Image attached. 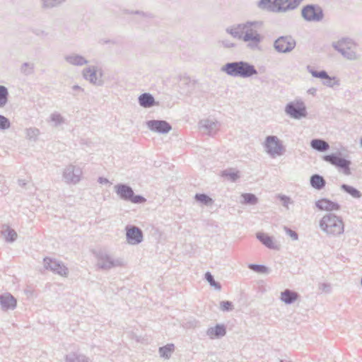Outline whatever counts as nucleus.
Returning a JSON list of instances; mask_svg holds the SVG:
<instances>
[{
	"mask_svg": "<svg viewBox=\"0 0 362 362\" xmlns=\"http://www.w3.org/2000/svg\"><path fill=\"white\" fill-rule=\"evenodd\" d=\"M361 146H362V139L361 140Z\"/></svg>",
	"mask_w": 362,
	"mask_h": 362,
	"instance_id": "49530a36",
	"label": "nucleus"
},
{
	"mask_svg": "<svg viewBox=\"0 0 362 362\" xmlns=\"http://www.w3.org/2000/svg\"><path fill=\"white\" fill-rule=\"evenodd\" d=\"M361 284L362 285V278H361Z\"/></svg>",
	"mask_w": 362,
	"mask_h": 362,
	"instance_id": "a18cd8bd",
	"label": "nucleus"
},
{
	"mask_svg": "<svg viewBox=\"0 0 362 362\" xmlns=\"http://www.w3.org/2000/svg\"><path fill=\"white\" fill-rule=\"evenodd\" d=\"M284 229L286 233L288 235L292 238V240H297L298 239V235L296 231L291 230V228L286 226H284Z\"/></svg>",
	"mask_w": 362,
	"mask_h": 362,
	"instance_id": "58836bf2",
	"label": "nucleus"
},
{
	"mask_svg": "<svg viewBox=\"0 0 362 362\" xmlns=\"http://www.w3.org/2000/svg\"><path fill=\"white\" fill-rule=\"evenodd\" d=\"M205 279L208 281L211 286L214 287L217 291H220L221 289V284L214 280L213 275L209 272H206Z\"/></svg>",
	"mask_w": 362,
	"mask_h": 362,
	"instance_id": "473e14b6",
	"label": "nucleus"
},
{
	"mask_svg": "<svg viewBox=\"0 0 362 362\" xmlns=\"http://www.w3.org/2000/svg\"><path fill=\"white\" fill-rule=\"evenodd\" d=\"M1 235L4 238L5 240L8 243H13L17 238V233L8 226L4 225L1 230Z\"/></svg>",
	"mask_w": 362,
	"mask_h": 362,
	"instance_id": "4be33fe9",
	"label": "nucleus"
},
{
	"mask_svg": "<svg viewBox=\"0 0 362 362\" xmlns=\"http://www.w3.org/2000/svg\"><path fill=\"white\" fill-rule=\"evenodd\" d=\"M83 171L78 165L70 164L66 166L62 170V179L67 185H76L81 180Z\"/></svg>",
	"mask_w": 362,
	"mask_h": 362,
	"instance_id": "423d86ee",
	"label": "nucleus"
},
{
	"mask_svg": "<svg viewBox=\"0 0 362 362\" xmlns=\"http://www.w3.org/2000/svg\"><path fill=\"white\" fill-rule=\"evenodd\" d=\"M311 74L313 76H315L316 78H320L322 79H329V80L331 79V78L324 71H311Z\"/></svg>",
	"mask_w": 362,
	"mask_h": 362,
	"instance_id": "4c0bfd02",
	"label": "nucleus"
},
{
	"mask_svg": "<svg viewBox=\"0 0 362 362\" xmlns=\"http://www.w3.org/2000/svg\"><path fill=\"white\" fill-rule=\"evenodd\" d=\"M127 241L130 245H138L143 241V232L139 227L127 225L125 228Z\"/></svg>",
	"mask_w": 362,
	"mask_h": 362,
	"instance_id": "6e6552de",
	"label": "nucleus"
},
{
	"mask_svg": "<svg viewBox=\"0 0 362 362\" xmlns=\"http://www.w3.org/2000/svg\"><path fill=\"white\" fill-rule=\"evenodd\" d=\"M310 183L315 189L321 190L325 188L326 180L322 175L314 174L310 178Z\"/></svg>",
	"mask_w": 362,
	"mask_h": 362,
	"instance_id": "412c9836",
	"label": "nucleus"
},
{
	"mask_svg": "<svg viewBox=\"0 0 362 362\" xmlns=\"http://www.w3.org/2000/svg\"><path fill=\"white\" fill-rule=\"evenodd\" d=\"M66 362H89L88 358L83 354L71 352L66 356Z\"/></svg>",
	"mask_w": 362,
	"mask_h": 362,
	"instance_id": "bb28decb",
	"label": "nucleus"
},
{
	"mask_svg": "<svg viewBox=\"0 0 362 362\" xmlns=\"http://www.w3.org/2000/svg\"><path fill=\"white\" fill-rule=\"evenodd\" d=\"M10 127V122L7 118L0 115V128L8 129Z\"/></svg>",
	"mask_w": 362,
	"mask_h": 362,
	"instance_id": "ea45409f",
	"label": "nucleus"
},
{
	"mask_svg": "<svg viewBox=\"0 0 362 362\" xmlns=\"http://www.w3.org/2000/svg\"><path fill=\"white\" fill-rule=\"evenodd\" d=\"M45 267L61 276H66L68 269L59 262L49 257L44 258Z\"/></svg>",
	"mask_w": 362,
	"mask_h": 362,
	"instance_id": "9d476101",
	"label": "nucleus"
},
{
	"mask_svg": "<svg viewBox=\"0 0 362 362\" xmlns=\"http://www.w3.org/2000/svg\"><path fill=\"white\" fill-rule=\"evenodd\" d=\"M7 89L3 86H0V107L5 105L7 102Z\"/></svg>",
	"mask_w": 362,
	"mask_h": 362,
	"instance_id": "f704fd0d",
	"label": "nucleus"
},
{
	"mask_svg": "<svg viewBox=\"0 0 362 362\" xmlns=\"http://www.w3.org/2000/svg\"><path fill=\"white\" fill-rule=\"evenodd\" d=\"M319 288L325 293L331 292V286L327 283H322L319 285Z\"/></svg>",
	"mask_w": 362,
	"mask_h": 362,
	"instance_id": "a19ab883",
	"label": "nucleus"
},
{
	"mask_svg": "<svg viewBox=\"0 0 362 362\" xmlns=\"http://www.w3.org/2000/svg\"><path fill=\"white\" fill-rule=\"evenodd\" d=\"M71 62L74 64H83L85 61L82 57H75L70 59Z\"/></svg>",
	"mask_w": 362,
	"mask_h": 362,
	"instance_id": "79ce46f5",
	"label": "nucleus"
},
{
	"mask_svg": "<svg viewBox=\"0 0 362 362\" xmlns=\"http://www.w3.org/2000/svg\"><path fill=\"white\" fill-rule=\"evenodd\" d=\"M320 228L328 235L338 236L344 231L342 218L334 214L325 215L320 221Z\"/></svg>",
	"mask_w": 362,
	"mask_h": 362,
	"instance_id": "f03ea898",
	"label": "nucleus"
},
{
	"mask_svg": "<svg viewBox=\"0 0 362 362\" xmlns=\"http://www.w3.org/2000/svg\"><path fill=\"white\" fill-rule=\"evenodd\" d=\"M274 46L278 51L286 52L294 47L295 42L291 37H281L276 40Z\"/></svg>",
	"mask_w": 362,
	"mask_h": 362,
	"instance_id": "4468645a",
	"label": "nucleus"
},
{
	"mask_svg": "<svg viewBox=\"0 0 362 362\" xmlns=\"http://www.w3.org/2000/svg\"><path fill=\"white\" fill-rule=\"evenodd\" d=\"M230 33L235 38L241 39L250 47H255L261 42L262 37L253 28L252 24L238 25L230 30Z\"/></svg>",
	"mask_w": 362,
	"mask_h": 362,
	"instance_id": "f257e3e1",
	"label": "nucleus"
},
{
	"mask_svg": "<svg viewBox=\"0 0 362 362\" xmlns=\"http://www.w3.org/2000/svg\"><path fill=\"white\" fill-rule=\"evenodd\" d=\"M257 238L267 247L269 249H276L272 238L264 233H257Z\"/></svg>",
	"mask_w": 362,
	"mask_h": 362,
	"instance_id": "5701e85b",
	"label": "nucleus"
},
{
	"mask_svg": "<svg viewBox=\"0 0 362 362\" xmlns=\"http://www.w3.org/2000/svg\"><path fill=\"white\" fill-rule=\"evenodd\" d=\"M223 70L228 74L234 76L250 77L257 74L253 66L243 62L228 63L224 66Z\"/></svg>",
	"mask_w": 362,
	"mask_h": 362,
	"instance_id": "7ed1b4c3",
	"label": "nucleus"
},
{
	"mask_svg": "<svg viewBox=\"0 0 362 362\" xmlns=\"http://www.w3.org/2000/svg\"><path fill=\"white\" fill-rule=\"evenodd\" d=\"M220 309L223 312L231 311L233 309V305L232 302L226 300L220 303Z\"/></svg>",
	"mask_w": 362,
	"mask_h": 362,
	"instance_id": "e433bc0d",
	"label": "nucleus"
},
{
	"mask_svg": "<svg viewBox=\"0 0 362 362\" xmlns=\"http://www.w3.org/2000/svg\"><path fill=\"white\" fill-rule=\"evenodd\" d=\"M337 49L349 58H351L354 55V49L356 46L354 42L348 40H341L337 42L336 45Z\"/></svg>",
	"mask_w": 362,
	"mask_h": 362,
	"instance_id": "f8f14e48",
	"label": "nucleus"
},
{
	"mask_svg": "<svg viewBox=\"0 0 362 362\" xmlns=\"http://www.w3.org/2000/svg\"><path fill=\"white\" fill-rule=\"evenodd\" d=\"M311 146L317 151H325L329 148V144L320 139H314L311 141Z\"/></svg>",
	"mask_w": 362,
	"mask_h": 362,
	"instance_id": "7c9ffc66",
	"label": "nucleus"
},
{
	"mask_svg": "<svg viewBox=\"0 0 362 362\" xmlns=\"http://www.w3.org/2000/svg\"><path fill=\"white\" fill-rule=\"evenodd\" d=\"M98 182L100 183V184H106V183H108L109 181L107 178H105V177H100L98 178Z\"/></svg>",
	"mask_w": 362,
	"mask_h": 362,
	"instance_id": "c03bdc74",
	"label": "nucleus"
},
{
	"mask_svg": "<svg viewBox=\"0 0 362 362\" xmlns=\"http://www.w3.org/2000/svg\"><path fill=\"white\" fill-rule=\"evenodd\" d=\"M298 293L290 289H286L281 293V301L288 305L294 303L298 299Z\"/></svg>",
	"mask_w": 362,
	"mask_h": 362,
	"instance_id": "aec40b11",
	"label": "nucleus"
},
{
	"mask_svg": "<svg viewBox=\"0 0 362 362\" xmlns=\"http://www.w3.org/2000/svg\"><path fill=\"white\" fill-rule=\"evenodd\" d=\"M303 16L308 21H319L322 17V12L318 7L307 6L302 11Z\"/></svg>",
	"mask_w": 362,
	"mask_h": 362,
	"instance_id": "ddd939ff",
	"label": "nucleus"
},
{
	"mask_svg": "<svg viewBox=\"0 0 362 362\" xmlns=\"http://www.w3.org/2000/svg\"><path fill=\"white\" fill-rule=\"evenodd\" d=\"M206 335L211 339H220L226 334V327L223 324H217L207 329Z\"/></svg>",
	"mask_w": 362,
	"mask_h": 362,
	"instance_id": "dca6fc26",
	"label": "nucleus"
},
{
	"mask_svg": "<svg viewBox=\"0 0 362 362\" xmlns=\"http://www.w3.org/2000/svg\"><path fill=\"white\" fill-rule=\"evenodd\" d=\"M139 103L144 107H149L154 105L155 101L152 95L148 93H144L139 98Z\"/></svg>",
	"mask_w": 362,
	"mask_h": 362,
	"instance_id": "cd10ccee",
	"label": "nucleus"
},
{
	"mask_svg": "<svg viewBox=\"0 0 362 362\" xmlns=\"http://www.w3.org/2000/svg\"><path fill=\"white\" fill-rule=\"evenodd\" d=\"M303 0H261L259 6L271 11H286L296 8Z\"/></svg>",
	"mask_w": 362,
	"mask_h": 362,
	"instance_id": "20e7f679",
	"label": "nucleus"
},
{
	"mask_svg": "<svg viewBox=\"0 0 362 362\" xmlns=\"http://www.w3.org/2000/svg\"><path fill=\"white\" fill-rule=\"evenodd\" d=\"M221 176L228 177L230 181L235 182L239 177V171L233 168H228L221 172Z\"/></svg>",
	"mask_w": 362,
	"mask_h": 362,
	"instance_id": "c756f323",
	"label": "nucleus"
},
{
	"mask_svg": "<svg viewBox=\"0 0 362 362\" xmlns=\"http://www.w3.org/2000/svg\"><path fill=\"white\" fill-rule=\"evenodd\" d=\"M18 184L21 187H25V185H27V181L25 180H24V179H18Z\"/></svg>",
	"mask_w": 362,
	"mask_h": 362,
	"instance_id": "37998d69",
	"label": "nucleus"
},
{
	"mask_svg": "<svg viewBox=\"0 0 362 362\" xmlns=\"http://www.w3.org/2000/svg\"><path fill=\"white\" fill-rule=\"evenodd\" d=\"M97 266L98 268L104 270H108L114 267L124 266V262L122 259H114L110 255L105 252H99L97 255Z\"/></svg>",
	"mask_w": 362,
	"mask_h": 362,
	"instance_id": "0eeeda50",
	"label": "nucleus"
},
{
	"mask_svg": "<svg viewBox=\"0 0 362 362\" xmlns=\"http://www.w3.org/2000/svg\"><path fill=\"white\" fill-rule=\"evenodd\" d=\"M84 76L92 83H97L98 76L101 77V73L95 69H88L84 71Z\"/></svg>",
	"mask_w": 362,
	"mask_h": 362,
	"instance_id": "c85d7f7f",
	"label": "nucleus"
},
{
	"mask_svg": "<svg viewBox=\"0 0 362 362\" xmlns=\"http://www.w3.org/2000/svg\"><path fill=\"white\" fill-rule=\"evenodd\" d=\"M175 346L173 344H168L165 346H161L158 349L160 356L165 359H169L172 354L174 352Z\"/></svg>",
	"mask_w": 362,
	"mask_h": 362,
	"instance_id": "393cba45",
	"label": "nucleus"
},
{
	"mask_svg": "<svg viewBox=\"0 0 362 362\" xmlns=\"http://www.w3.org/2000/svg\"><path fill=\"white\" fill-rule=\"evenodd\" d=\"M0 306L3 311L13 310L17 306V300L10 293H4L0 295Z\"/></svg>",
	"mask_w": 362,
	"mask_h": 362,
	"instance_id": "9b49d317",
	"label": "nucleus"
},
{
	"mask_svg": "<svg viewBox=\"0 0 362 362\" xmlns=\"http://www.w3.org/2000/svg\"><path fill=\"white\" fill-rule=\"evenodd\" d=\"M114 189L117 196L124 201L133 204H143L146 201L143 196L136 195L133 189L126 184H117L114 187Z\"/></svg>",
	"mask_w": 362,
	"mask_h": 362,
	"instance_id": "39448f33",
	"label": "nucleus"
},
{
	"mask_svg": "<svg viewBox=\"0 0 362 362\" xmlns=\"http://www.w3.org/2000/svg\"><path fill=\"white\" fill-rule=\"evenodd\" d=\"M265 147L270 153L279 154L282 150L281 145L276 136H268L266 139Z\"/></svg>",
	"mask_w": 362,
	"mask_h": 362,
	"instance_id": "6ab92c4d",
	"label": "nucleus"
},
{
	"mask_svg": "<svg viewBox=\"0 0 362 362\" xmlns=\"http://www.w3.org/2000/svg\"><path fill=\"white\" fill-rule=\"evenodd\" d=\"M286 112L295 119H299L306 115L305 107L300 101H296L288 104L286 107Z\"/></svg>",
	"mask_w": 362,
	"mask_h": 362,
	"instance_id": "1a4fd4ad",
	"label": "nucleus"
},
{
	"mask_svg": "<svg viewBox=\"0 0 362 362\" xmlns=\"http://www.w3.org/2000/svg\"><path fill=\"white\" fill-rule=\"evenodd\" d=\"M147 125L151 131L159 133H167L171 129L170 125L165 121H149Z\"/></svg>",
	"mask_w": 362,
	"mask_h": 362,
	"instance_id": "a211bd4d",
	"label": "nucleus"
},
{
	"mask_svg": "<svg viewBox=\"0 0 362 362\" xmlns=\"http://www.w3.org/2000/svg\"><path fill=\"white\" fill-rule=\"evenodd\" d=\"M277 198L282 202L283 206L286 209H288V204L293 203L289 197L284 194H278Z\"/></svg>",
	"mask_w": 362,
	"mask_h": 362,
	"instance_id": "c9c22d12",
	"label": "nucleus"
},
{
	"mask_svg": "<svg viewBox=\"0 0 362 362\" xmlns=\"http://www.w3.org/2000/svg\"><path fill=\"white\" fill-rule=\"evenodd\" d=\"M340 187L341 190L349 194L353 198L360 199L362 197V193L358 189L351 185L342 184Z\"/></svg>",
	"mask_w": 362,
	"mask_h": 362,
	"instance_id": "a878e982",
	"label": "nucleus"
},
{
	"mask_svg": "<svg viewBox=\"0 0 362 362\" xmlns=\"http://www.w3.org/2000/svg\"><path fill=\"white\" fill-rule=\"evenodd\" d=\"M194 199L196 202L206 206H210L214 203V199L204 193H197L194 195Z\"/></svg>",
	"mask_w": 362,
	"mask_h": 362,
	"instance_id": "b1692460",
	"label": "nucleus"
},
{
	"mask_svg": "<svg viewBox=\"0 0 362 362\" xmlns=\"http://www.w3.org/2000/svg\"><path fill=\"white\" fill-rule=\"evenodd\" d=\"M330 163L334 165L339 172L345 175H350L351 170L350 165L351 164V160H327Z\"/></svg>",
	"mask_w": 362,
	"mask_h": 362,
	"instance_id": "f3484780",
	"label": "nucleus"
},
{
	"mask_svg": "<svg viewBox=\"0 0 362 362\" xmlns=\"http://www.w3.org/2000/svg\"><path fill=\"white\" fill-rule=\"evenodd\" d=\"M315 206L320 211H338L340 209V205L327 198H322L315 202Z\"/></svg>",
	"mask_w": 362,
	"mask_h": 362,
	"instance_id": "2eb2a0df",
	"label": "nucleus"
},
{
	"mask_svg": "<svg viewBox=\"0 0 362 362\" xmlns=\"http://www.w3.org/2000/svg\"><path fill=\"white\" fill-rule=\"evenodd\" d=\"M248 267L251 270H252L257 273H259V274L267 273L268 270H269L266 266L262 265V264H250L248 265Z\"/></svg>",
	"mask_w": 362,
	"mask_h": 362,
	"instance_id": "72a5a7b5",
	"label": "nucleus"
},
{
	"mask_svg": "<svg viewBox=\"0 0 362 362\" xmlns=\"http://www.w3.org/2000/svg\"><path fill=\"white\" fill-rule=\"evenodd\" d=\"M241 197L243 198V203L245 204L255 205L258 202V199L254 194L244 193Z\"/></svg>",
	"mask_w": 362,
	"mask_h": 362,
	"instance_id": "2f4dec72",
	"label": "nucleus"
}]
</instances>
